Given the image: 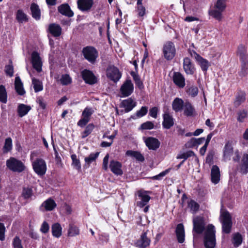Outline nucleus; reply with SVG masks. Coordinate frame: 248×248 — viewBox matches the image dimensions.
<instances>
[{
	"label": "nucleus",
	"instance_id": "obj_1",
	"mask_svg": "<svg viewBox=\"0 0 248 248\" xmlns=\"http://www.w3.org/2000/svg\"><path fill=\"white\" fill-rule=\"evenodd\" d=\"M193 234L195 237V233L202 234L205 230L204 236V244L206 248H215L216 244L215 227L209 224L205 229V222L203 217L197 216L193 219Z\"/></svg>",
	"mask_w": 248,
	"mask_h": 248
},
{
	"label": "nucleus",
	"instance_id": "obj_2",
	"mask_svg": "<svg viewBox=\"0 0 248 248\" xmlns=\"http://www.w3.org/2000/svg\"><path fill=\"white\" fill-rule=\"evenodd\" d=\"M226 8V0H217L213 8L209 11V14L216 20L221 21L223 18L222 13Z\"/></svg>",
	"mask_w": 248,
	"mask_h": 248
},
{
	"label": "nucleus",
	"instance_id": "obj_3",
	"mask_svg": "<svg viewBox=\"0 0 248 248\" xmlns=\"http://www.w3.org/2000/svg\"><path fill=\"white\" fill-rule=\"evenodd\" d=\"M223 158L225 161H229L231 159V157L234 153V156L232 157V159L235 162H238L240 160V155L238 150L234 151L232 141H228L223 148Z\"/></svg>",
	"mask_w": 248,
	"mask_h": 248
},
{
	"label": "nucleus",
	"instance_id": "obj_4",
	"mask_svg": "<svg viewBox=\"0 0 248 248\" xmlns=\"http://www.w3.org/2000/svg\"><path fill=\"white\" fill-rule=\"evenodd\" d=\"M220 220L222 223L223 232L228 234L231 232L232 225V217L229 212L227 211L221 212L220 216Z\"/></svg>",
	"mask_w": 248,
	"mask_h": 248
},
{
	"label": "nucleus",
	"instance_id": "obj_5",
	"mask_svg": "<svg viewBox=\"0 0 248 248\" xmlns=\"http://www.w3.org/2000/svg\"><path fill=\"white\" fill-rule=\"evenodd\" d=\"M6 166L10 170L19 173L24 171L26 168L21 161L14 157H10L7 160Z\"/></svg>",
	"mask_w": 248,
	"mask_h": 248
},
{
	"label": "nucleus",
	"instance_id": "obj_6",
	"mask_svg": "<svg viewBox=\"0 0 248 248\" xmlns=\"http://www.w3.org/2000/svg\"><path fill=\"white\" fill-rule=\"evenodd\" d=\"M82 52L84 58L91 63H94L98 57V52L96 49L91 46L84 47Z\"/></svg>",
	"mask_w": 248,
	"mask_h": 248
},
{
	"label": "nucleus",
	"instance_id": "obj_7",
	"mask_svg": "<svg viewBox=\"0 0 248 248\" xmlns=\"http://www.w3.org/2000/svg\"><path fill=\"white\" fill-rule=\"evenodd\" d=\"M162 51L165 59L168 61L173 59L176 54V49L173 43L170 41L166 42L163 45Z\"/></svg>",
	"mask_w": 248,
	"mask_h": 248
},
{
	"label": "nucleus",
	"instance_id": "obj_8",
	"mask_svg": "<svg viewBox=\"0 0 248 248\" xmlns=\"http://www.w3.org/2000/svg\"><path fill=\"white\" fill-rule=\"evenodd\" d=\"M32 167L35 172L39 176L44 175L46 171V164L42 158H37L32 162Z\"/></svg>",
	"mask_w": 248,
	"mask_h": 248
},
{
	"label": "nucleus",
	"instance_id": "obj_9",
	"mask_svg": "<svg viewBox=\"0 0 248 248\" xmlns=\"http://www.w3.org/2000/svg\"><path fill=\"white\" fill-rule=\"evenodd\" d=\"M106 73L108 78L115 83L118 82L122 77L118 68L114 65H109L107 69Z\"/></svg>",
	"mask_w": 248,
	"mask_h": 248
},
{
	"label": "nucleus",
	"instance_id": "obj_10",
	"mask_svg": "<svg viewBox=\"0 0 248 248\" xmlns=\"http://www.w3.org/2000/svg\"><path fill=\"white\" fill-rule=\"evenodd\" d=\"M190 54L191 56L195 59L203 71L206 72L210 66V63L206 59L202 58L200 55L197 53L195 51H190Z\"/></svg>",
	"mask_w": 248,
	"mask_h": 248
},
{
	"label": "nucleus",
	"instance_id": "obj_11",
	"mask_svg": "<svg viewBox=\"0 0 248 248\" xmlns=\"http://www.w3.org/2000/svg\"><path fill=\"white\" fill-rule=\"evenodd\" d=\"M149 193H151V192L150 191L140 190L138 191V196L140 200V201L137 202V205L138 206L142 208L147 204L151 199L150 196L148 195Z\"/></svg>",
	"mask_w": 248,
	"mask_h": 248
},
{
	"label": "nucleus",
	"instance_id": "obj_12",
	"mask_svg": "<svg viewBox=\"0 0 248 248\" xmlns=\"http://www.w3.org/2000/svg\"><path fill=\"white\" fill-rule=\"evenodd\" d=\"M133 90L134 85L130 79L126 80L120 88V92L123 97L129 96L132 93Z\"/></svg>",
	"mask_w": 248,
	"mask_h": 248
},
{
	"label": "nucleus",
	"instance_id": "obj_13",
	"mask_svg": "<svg viewBox=\"0 0 248 248\" xmlns=\"http://www.w3.org/2000/svg\"><path fill=\"white\" fill-rule=\"evenodd\" d=\"M236 170L242 174L248 173V154H244L240 163L236 168Z\"/></svg>",
	"mask_w": 248,
	"mask_h": 248
},
{
	"label": "nucleus",
	"instance_id": "obj_14",
	"mask_svg": "<svg viewBox=\"0 0 248 248\" xmlns=\"http://www.w3.org/2000/svg\"><path fill=\"white\" fill-rule=\"evenodd\" d=\"M83 80L86 83L93 84L97 82V79L92 72L85 69L81 73Z\"/></svg>",
	"mask_w": 248,
	"mask_h": 248
},
{
	"label": "nucleus",
	"instance_id": "obj_15",
	"mask_svg": "<svg viewBox=\"0 0 248 248\" xmlns=\"http://www.w3.org/2000/svg\"><path fill=\"white\" fill-rule=\"evenodd\" d=\"M56 207L55 202L52 199L49 198L44 201L39 207V210L42 212L52 211Z\"/></svg>",
	"mask_w": 248,
	"mask_h": 248
},
{
	"label": "nucleus",
	"instance_id": "obj_16",
	"mask_svg": "<svg viewBox=\"0 0 248 248\" xmlns=\"http://www.w3.org/2000/svg\"><path fill=\"white\" fill-rule=\"evenodd\" d=\"M146 146L149 150H156L160 146V142L158 139L153 137H148L144 140Z\"/></svg>",
	"mask_w": 248,
	"mask_h": 248
},
{
	"label": "nucleus",
	"instance_id": "obj_17",
	"mask_svg": "<svg viewBox=\"0 0 248 248\" xmlns=\"http://www.w3.org/2000/svg\"><path fill=\"white\" fill-rule=\"evenodd\" d=\"M31 61L33 67L38 72L42 70V62L39 54L38 52L34 51L31 55Z\"/></svg>",
	"mask_w": 248,
	"mask_h": 248
},
{
	"label": "nucleus",
	"instance_id": "obj_18",
	"mask_svg": "<svg viewBox=\"0 0 248 248\" xmlns=\"http://www.w3.org/2000/svg\"><path fill=\"white\" fill-rule=\"evenodd\" d=\"M147 231L142 233L140 239L136 243V246L139 248H145L150 245L151 241L147 236Z\"/></svg>",
	"mask_w": 248,
	"mask_h": 248
},
{
	"label": "nucleus",
	"instance_id": "obj_19",
	"mask_svg": "<svg viewBox=\"0 0 248 248\" xmlns=\"http://www.w3.org/2000/svg\"><path fill=\"white\" fill-rule=\"evenodd\" d=\"M163 118L162 126L164 128L169 129L174 125V119L169 113H165L163 115Z\"/></svg>",
	"mask_w": 248,
	"mask_h": 248
},
{
	"label": "nucleus",
	"instance_id": "obj_20",
	"mask_svg": "<svg viewBox=\"0 0 248 248\" xmlns=\"http://www.w3.org/2000/svg\"><path fill=\"white\" fill-rule=\"evenodd\" d=\"M122 164L117 161L111 160L110 162L109 168L111 171L116 175H122L123 173L122 170Z\"/></svg>",
	"mask_w": 248,
	"mask_h": 248
},
{
	"label": "nucleus",
	"instance_id": "obj_21",
	"mask_svg": "<svg viewBox=\"0 0 248 248\" xmlns=\"http://www.w3.org/2000/svg\"><path fill=\"white\" fill-rule=\"evenodd\" d=\"M58 10L62 15L69 17L74 16L73 12L71 10L70 6L67 3L61 4L58 8Z\"/></svg>",
	"mask_w": 248,
	"mask_h": 248
},
{
	"label": "nucleus",
	"instance_id": "obj_22",
	"mask_svg": "<svg viewBox=\"0 0 248 248\" xmlns=\"http://www.w3.org/2000/svg\"><path fill=\"white\" fill-rule=\"evenodd\" d=\"M173 81L179 88H182L185 86V78L179 72H174L173 76Z\"/></svg>",
	"mask_w": 248,
	"mask_h": 248
},
{
	"label": "nucleus",
	"instance_id": "obj_23",
	"mask_svg": "<svg viewBox=\"0 0 248 248\" xmlns=\"http://www.w3.org/2000/svg\"><path fill=\"white\" fill-rule=\"evenodd\" d=\"M183 68L185 72L188 75H193L195 72L194 66L188 58H184Z\"/></svg>",
	"mask_w": 248,
	"mask_h": 248
},
{
	"label": "nucleus",
	"instance_id": "obj_24",
	"mask_svg": "<svg viewBox=\"0 0 248 248\" xmlns=\"http://www.w3.org/2000/svg\"><path fill=\"white\" fill-rule=\"evenodd\" d=\"M93 4V0H78V8L82 11H89Z\"/></svg>",
	"mask_w": 248,
	"mask_h": 248
},
{
	"label": "nucleus",
	"instance_id": "obj_25",
	"mask_svg": "<svg viewBox=\"0 0 248 248\" xmlns=\"http://www.w3.org/2000/svg\"><path fill=\"white\" fill-rule=\"evenodd\" d=\"M211 181L215 184H217L220 180V171L217 165L213 166L211 171Z\"/></svg>",
	"mask_w": 248,
	"mask_h": 248
},
{
	"label": "nucleus",
	"instance_id": "obj_26",
	"mask_svg": "<svg viewBox=\"0 0 248 248\" xmlns=\"http://www.w3.org/2000/svg\"><path fill=\"white\" fill-rule=\"evenodd\" d=\"M176 234L178 241L180 243H182L185 241V230L183 224L180 223L177 225L176 228Z\"/></svg>",
	"mask_w": 248,
	"mask_h": 248
},
{
	"label": "nucleus",
	"instance_id": "obj_27",
	"mask_svg": "<svg viewBox=\"0 0 248 248\" xmlns=\"http://www.w3.org/2000/svg\"><path fill=\"white\" fill-rule=\"evenodd\" d=\"M184 105V101L182 99L177 97L172 102V108L175 112H178L182 110Z\"/></svg>",
	"mask_w": 248,
	"mask_h": 248
},
{
	"label": "nucleus",
	"instance_id": "obj_28",
	"mask_svg": "<svg viewBox=\"0 0 248 248\" xmlns=\"http://www.w3.org/2000/svg\"><path fill=\"white\" fill-rule=\"evenodd\" d=\"M48 31L54 37H59L62 34V28L60 26L55 23L50 24L49 25Z\"/></svg>",
	"mask_w": 248,
	"mask_h": 248
},
{
	"label": "nucleus",
	"instance_id": "obj_29",
	"mask_svg": "<svg viewBox=\"0 0 248 248\" xmlns=\"http://www.w3.org/2000/svg\"><path fill=\"white\" fill-rule=\"evenodd\" d=\"M122 104L126 112L131 111L136 106V102L131 98L123 100Z\"/></svg>",
	"mask_w": 248,
	"mask_h": 248
},
{
	"label": "nucleus",
	"instance_id": "obj_30",
	"mask_svg": "<svg viewBox=\"0 0 248 248\" xmlns=\"http://www.w3.org/2000/svg\"><path fill=\"white\" fill-rule=\"evenodd\" d=\"M15 90L19 95H23L25 93L23 83L19 77H16L15 78Z\"/></svg>",
	"mask_w": 248,
	"mask_h": 248
},
{
	"label": "nucleus",
	"instance_id": "obj_31",
	"mask_svg": "<svg viewBox=\"0 0 248 248\" xmlns=\"http://www.w3.org/2000/svg\"><path fill=\"white\" fill-rule=\"evenodd\" d=\"M31 10L32 16L36 20H39L40 19L41 12L38 5L35 3H32L31 5Z\"/></svg>",
	"mask_w": 248,
	"mask_h": 248
},
{
	"label": "nucleus",
	"instance_id": "obj_32",
	"mask_svg": "<svg viewBox=\"0 0 248 248\" xmlns=\"http://www.w3.org/2000/svg\"><path fill=\"white\" fill-rule=\"evenodd\" d=\"M246 100V94L244 92H240L237 93L233 102L234 106L237 108Z\"/></svg>",
	"mask_w": 248,
	"mask_h": 248
},
{
	"label": "nucleus",
	"instance_id": "obj_33",
	"mask_svg": "<svg viewBox=\"0 0 248 248\" xmlns=\"http://www.w3.org/2000/svg\"><path fill=\"white\" fill-rule=\"evenodd\" d=\"M52 233L53 236L59 238L62 234V228L59 223H56L52 226Z\"/></svg>",
	"mask_w": 248,
	"mask_h": 248
},
{
	"label": "nucleus",
	"instance_id": "obj_34",
	"mask_svg": "<svg viewBox=\"0 0 248 248\" xmlns=\"http://www.w3.org/2000/svg\"><path fill=\"white\" fill-rule=\"evenodd\" d=\"M183 108H184V113L186 116H191L193 115L195 109L190 103L188 101L186 102Z\"/></svg>",
	"mask_w": 248,
	"mask_h": 248
},
{
	"label": "nucleus",
	"instance_id": "obj_35",
	"mask_svg": "<svg viewBox=\"0 0 248 248\" xmlns=\"http://www.w3.org/2000/svg\"><path fill=\"white\" fill-rule=\"evenodd\" d=\"M31 107L30 106H27L24 104H20L17 108V111L18 113V115L20 117H22L26 115L28 112L31 109Z\"/></svg>",
	"mask_w": 248,
	"mask_h": 248
},
{
	"label": "nucleus",
	"instance_id": "obj_36",
	"mask_svg": "<svg viewBox=\"0 0 248 248\" xmlns=\"http://www.w3.org/2000/svg\"><path fill=\"white\" fill-rule=\"evenodd\" d=\"M126 155L128 156L134 157L137 160L140 162H143L144 160V157L139 152L128 150L126 152Z\"/></svg>",
	"mask_w": 248,
	"mask_h": 248
},
{
	"label": "nucleus",
	"instance_id": "obj_37",
	"mask_svg": "<svg viewBox=\"0 0 248 248\" xmlns=\"http://www.w3.org/2000/svg\"><path fill=\"white\" fill-rule=\"evenodd\" d=\"M131 76L135 81L136 85L140 89H143L144 88V85L142 81L140 80V76L136 74V72L132 71L130 73Z\"/></svg>",
	"mask_w": 248,
	"mask_h": 248
},
{
	"label": "nucleus",
	"instance_id": "obj_38",
	"mask_svg": "<svg viewBox=\"0 0 248 248\" xmlns=\"http://www.w3.org/2000/svg\"><path fill=\"white\" fill-rule=\"evenodd\" d=\"M32 84L35 92L37 93L41 91L43 89L42 83L35 78H32Z\"/></svg>",
	"mask_w": 248,
	"mask_h": 248
},
{
	"label": "nucleus",
	"instance_id": "obj_39",
	"mask_svg": "<svg viewBox=\"0 0 248 248\" xmlns=\"http://www.w3.org/2000/svg\"><path fill=\"white\" fill-rule=\"evenodd\" d=\"M16 19L20 23L26 22L28 20L27 16L21 10H18L17 11L16 14Z\"/></svg>",
	"mask_w": 248,
	"mask_h": 248
},
{
	"label": "nucleus",
	"instance_id": "obj_40",
	"mask_svg": "<svg viewBox=\"0 0 248 248\" xmlns=\"http://www.w3.org/2000/svg\"><path fill=\"white\" fill-rule=\"evenodd\" d=\"M94 127V125L92 123L88 124L86 126L84 131L81 133L82 138L84 139L89 136L92 132Z\"/></svg>",
	"mask_w": 248,
	"mask_h": 248
},
{
	"label": "nucleus",
	"instance_id": "obj_41",
	"mask_svg": "<svg viewBox=\"0 0 248 248\" xmlns=\"http://www.w3.org/2000/svg\"><path fill=\"white\" fill-rule=\"evenodd\" d=\"M72 160V165L74 168L79 171L81 170V164L80 161L77 158V155L75 154L72 155L71 156Z\"/></svg>",
	"mask_w": 248,
	"mask_h": 248
},
{
	"label": "nucleus",
	"instance_id": "obj_42",
	"mask_svg": "<svg viewBox=\"0 0 248 248\" xmlns=\"http://www.w3.org/2000/svg\"><path fill=\"white\" fill-rule=\"evenodd\" d=\"M242 242V237L239 233L233 234L232 238V243L235 247H238Z\"/></svg>",
	"mask_w": 248,
	"mask_h": 248
},
{
	"label": "nucleus",
	"instance_id": "obj_43",
	"mask_svg": "<svg viewBox=\"0 0 248 248\" xmlns=\"http://www.w3.org/2000/svg\"><path fill=\"white\" fill-rule=\"evenodd\" d=\"M12 148V140L11 138H6L5 140L4 145L3 148L4 153H8Z\"/></svg>",
	"mask_w": 248,
	"mask_h": 248
},
{
	"label": "nucleus",
	"instance_id": "obj_44",
	"mask_svg": "<svg viewBox=\"0 0 248 248\" xmlns=\"http://www.w3.org/2000/svg\"><path fill=\"white\" fill-rule=\"evenodd\" d=\"M188 207L193 214L198 211L199 209V204L193 200H190L188 202Z\"/></svg>",
	"mask_w": 248,
	"mask_h": 248
},
{
	"label": "nucleus",
	"instance_id": "obj_45",
	"mask_svg": "<svg viewBox=\"0 0 248 248\" xmlns=\"http://www.w3.org/2000/svg\"><path fill=\"white\" fill-rule=\"evenodd\" d=\"M79 232L78 228L73 225L70 224L69 225V228L68 231V235L69 236H75L79 234Z\"/></svg>",
	"mask_w": 248,
	"mask_h": 248
},
{
	"label": "nucleus",
	"instance_id": "obj_46",
	"mask_svg": "<svg viewBox=\"0 0 248 248\" xmlns=\"http://www.w3.org/2000/svg\"><path fill=\"white\" fill-rule=\"evenodd\" d=\"M7 93L3 85L0 86V102L6 103L7 102Z\"/></svg>",
	"mask_w": 248,
	"mask_h": 248
},
{
	"label": "nucleus",
	"instance_id": "obj_47",
	"mask_svg": "<svg viewBox=\"0 0 248 248\" xmlns=\"http://www.w3.org/2000/svg\"><path fill=\"white\" fill-rule=\"evenodd\" d=\"M195 154L192 151H188L186 152L179 154L177 156V159H184L183 160L185 161L187 158L191 156H195Z\"/></svg>",
	"mask_w": 248,
	"mask_h": 248
},
{
	"label": "nucleus",
	"instance_id": "obj_48",
	"mask_svg": "<svg viewBox=\"0 0 248 248\" xmlns=\"http://www.w3.org/2000/svg\"><path fill=\"white\" fill-rule=\"evenodd\" d=\"M198 88L195 86H192L187 88L186 93L192 97L197 95L198 93Z\"/></svg>",
	"mask_w": 248,
	"mask_h": 248
},
{
	"label": "nucleus",
	"instance_id": "obj_49",
	"mask_svg": "<svg viewBox=\"0 0 248 248\" xmlns=\"http://www.w3.org/2000/svg\"><path fill=\"white\" fill-rule=\"evenodd\" d=\"M237 121L239 122L242 123L244 121L245 119L247 117L248 112L244 109L240 110L237 112Z\"/></svg>",
	"mask_w": 248,
	"mask_h": 248
},
{
	"label": "nucleus",
	"instance_id": "obj_50",
	"mask_svg": "<svg viewBox=\"0 0 248 248\" xmlns=\"http://www.w3.org/2000/svg\"><path fill=\"white\" fill-rule=\"evenodd\" d=\"M99 154V152L91 154L88 157L85 158V162L88 165L90 164L92 162L96 160V159L98 157Z\"/></svg>",
	"mask_w": 248,
	"mask_h": 248
},
{
	"label": "nucleus",
	"instance_id": "obj_51",
	"mask_svg": "<svg viewBox=\"0 0 248 248\" xmlns=\"http://www.w3.org/2000/svg\"><path fill=\"white\" fill-rule=\"evenodd\" d=\"M93 113V110L91 108H86L82 112V117L90 120L91 115Z\"/></svg>",
	"mask_w": 248,
	"mask_h": 248
},
{
	"label": "nucleus",
	"instance_id": "obj_52",
	"mask_svg": "<svg viewBox=\"0 0 248 248\" xmlns=\"http://www.w3.org/2000/svg\"><path fill=\"white\" fill-rule=\"evenodd\" d=\"M60 81L62 85H67L71 83V78L68 75L65 74L62 76Z\"/></svg>",
	"mask_w": 248,
	"mask_h": 248
},
{
	"label": "nucleus",
	"instance_id": "obj_53",
	"mask_svg": "<svg viewBox=\"0 0 248 248\" xmlns=\"http://www.w3.org/2000/svg\"><path fill=\"white\" fill-rule=\"evenodd\" d=\"M32 195V190L29 187L24 188L22 191V196L25 199H29Z\"/></svg>",
	"mask_w": 248,
	"mask_h": 248
},
{
	"label": "nucleus",
	"instance_id": "obj_54",
	"mask_svg": "<svg viewBox=\"0 0 248 248\" xmlns=\"http://www.w3.org/2000/svg\"><path fill=\"white\" fill-rule=\"evenodd\" d=\"M12 245L13 248H23L21 241L18 236H16L13 241Z\"/></svg>",
	"mask_w": 248,
	"mask_h": 248
},
{
	"label": "nucleus",
	"instance_id": "obj_55",
	"mask_svg": "<svg viewBox=\"0 0 248 248\" xmlns=\"http://www.w3.org/2000/svg\"><path fill=\"white\" fill-rule=\"evenodd\" d=\"M154 127V124L150 121H147L141 124L140 128L141 129H152Z\"/></svg>",
	"mask_w": 248,
	"mask_h": 248
},
{
	"label": "nucleus",
	"instance_id": "obj_56",
	"mask_svg": "<svg viewBox=\"0 0 248 248\" xmlns=\"http://www.w3.org/2000/svg\"><path fill=\"white\" fill-rule=\"evenodd\" d=\"M137 12H138V15L139 17H141V20L143 19V16L145 15L146 14V9L144 6L143 5L140 6H137Z\"/></svg>",
	"mask_w": 248,
	"mask_h": 248
},
{
	"label": "nucleus",
	"instance_id": "obj_57",
	"mask_svg": "<svg viewBox=\"0 0 248 248\" xmlns=\"http://www.w3.org/2000/svg\"><path fill=\"white\" fill-rule=\"evenodd\" d=\"M148 111V108L146 107H142L141 108L137 111L136 115L137 117L140 118L145 115Z\"/></svg>",
	"mask_w": 248,
	"mask_h": 248
},
{
	"label": "nucleus",
	"instance_id": "obj_58",
	"mask_svg": "<svg viewBox=\"0 0 248 248\" xmlns=\"http://www.w3.org/2000/svg\"><path fill=\"white\" fill-rule=\"evenodd\" d=\"M5 72L7 75L10 77L13 76L14 74V68L12 65H7L5 67Z\"/></svg>",
	"mask_w": 248,
	"mask_h": 248
},
{
	"label": "nucleus",
	"instance_id": "obj_59",
	"mask_svg": "<svg viewBox=\"0 0 248 248\" xmlns=\"http://www.w3.org/2000/svg\"><path fill=\"white\" fill-rule=\"evenodd\" d=\"M197 140L196 138H191L189 141H188L185 144L186 148H191L197 146L196 144Z\"/></svg>",
	"mask_w": 248,
	"mask_h": 248
},
{
	"label": "nucleus",
	"instance_id": "obj_60",
	"mask_svg": "<svg viewBox=\"0 0 248 248\" xmlns=\"http://www.w3.org/2000/svg\"><path fill=\"white\" fill-rule=\"evenodd\" d=\"M49 229V226L48 224L46 221H44L42 224L41 225L40 228V231L44 233H47Z\"/></svg>",
	"mask_w": 248,
	"mask_h": 248
},
{
	"label": "nucleus",
	"instance_id": "obj_61",
	"mask_svg": "<svg viewBox=\"0 0 248 248\" xmlns=\"http://www.w3.org/2000/svg\"><path fill=\"white\" fill-rule=\"evenodd\" d=\"M109 236L107 233H102L99 235V239L103 244L104 243H107L109 241Z\"/></svg>",
	"mask_w": 248,
	"mask_h": 248
},
{
	"label": "nucleus",
	"instance_id": "obj_62",
	"mask_svg": "<svg viewBox=\"0 0 248 248\" xmlns=\"http://www.w3.org/2000/svg\"><path fill=\"white\" fill-rule=\"evenodd\" d=\"M90 121L89 119H87L84 117H82L79 121L78 122V125L81 127H83L85 126L87 123Z\"/></svg>",
	"mask_w": 248,
	"mask_h": 248
},
{
	"label": "nucleus",
	"instance_id": "obj_63",
	"mask_svg": "<svg viewBox=\"0 0 248 248\" xmlns=\"http://www.w3.org/2000/svg\"><path fill=\"white\" fill-rule=\"evenodd\" d=\"M158 111V109L157 107H153L150 109L149 115L154 118H156Z\"/></svg>",
	"mask_w": 248,
	"mask_h": 248
},
{
	"label": "nucleus",
	"instance_id": "obj_64",
	"mask_svg": "<svg viewBox=\"0 0 248 248\" xmlns=\"http://www.w3.org/2000/svg\"><path fill=\"white\" fill-rule=\"evenodd\" d=\"M170 169H168L166 170H165L160 173L159 174L153 177V179L154 180H160L161 178V177H164L169 173Z\"/></svg>",
	"mask_w": 248,
	"mask_h": 248
}]
</instances>
